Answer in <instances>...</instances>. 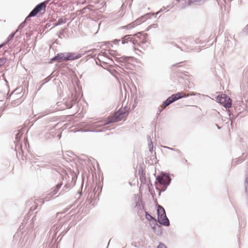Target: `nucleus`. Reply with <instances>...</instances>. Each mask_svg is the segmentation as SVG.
Returning a JSON list of instances; mask_svg holds the SVG:
<instances>
[{
    "mask_svg": "<svg viewBox=\"0 0 248 248\" xmlns=\"http://www.w3.org/2000/svg\"><path fill=\"white\" fill-rule=\"evenodd\" d=\"M128 115V112L127 110L120 109L114 113L113 117L108 118V120L105 122L102 121L96 122L93 124V126L97 128L111 123L118 122L120 121L123 118L126 117Z\"/></svg>",
    "mask_w": 248,
    "mask_h": 248,
    "instance_id": "f257e3e1",
    "label": "nucleus"
},
{
    "mask_svg": "<svg viewBox=\"0 0 248 248\" xmlns=\"http://www.w3.org/2000/svg\"><path fill=\"white\" fill-rule=\"evenodd\" d=\"M66 223H62V222H59L54 225L51 228L48 233V239H50L51 244L55 243L57 239L60 237L61 235L67 229Z\"/></svg>",
    "mask_w": 248,
    "mask_h": 248,
    "instance_id": "f03ea898",
    "label": "nucleus"
},
{
    "mask_svg": "<svg viewBox=\"0 0 248 248\" xmlns=\"http://www.w3.org/2000/svg\"><path fill=\"white\" fill-rule=\"evenodd\" d=\"M132 35L137 41V43H135V45L134 46V51L138 55H140V53L143 54L144 52L141 50L140 49L139 47L145 50V48L147 47V46H144L147 42V34L145 33L142 34L140 32Z\"/></svg>",
    "mask_w": 248,
    "mask_h": 248,
    "instance_id": "7ed1b4c3",
    "label": "nucleus"
},
{
    "mask_svg": "<svg viewBox=\"0 0 248 248\" xmlns=\"http://www.w3.org/2000/svg\"><path fill=\"white\" fill-rule=\"evenodd\" d=\"M157 221L162 225L168 227L170 225L164 208L160 205H158L157 209Z\"/></svg>",
    "mask_w": 248,
    "mask_h": 248,
    "instance_id": "20e7f679",
    "label": "nucleus"
},
{
    "mask_svg": "<svg viewBox=\"0 0 248 248\" xmlns=\"http://www.w3.org/2000/svg\"><path fill=\"white\" fill-rule=\"evenodd\" d=\"M171 180L169 174L162 172L156 177L155 184L157 183L160 186H162L163 187L162 191H164L166 189L167 186L170 185Z\"/></svg>",
    "mask_w": 248,
    "mask_h": 248,
    "instance_id": "39448f33",
    "label": "nucleus"
},
{
    "mask_svg": "<svg viewBox=\"0 0 248 248\" xmlns=\"http://www.w3.org/2000/svg\"><path fill=\"white\" fill-rule=\"evenodd\" d=\"M40 165L43 168H48L52 169L56 176L61 175L60 173L57 170V169L55 168V167H56V162L54 160L42 161Z\"/></svg>",
    "mask_w": 248,
    "mask_h": 248,
    "instance_id": "423d86ee",
    "label": "nucleus"
},
{
    "mask_svg": "<svg viewBox=\"0 0 248 248\" xmlns=\"http://www.w3.org/2000/svg\"><path fill=\"white\" fill-rule=\"evenodd\" d=\"M50 0H47L44 2L38 4L31 12V16H35L37 14L42 11H45L46 4Z\"/></svg>",
    "mask_w": 248,
    "mask_h": 248,
    "instance_id": "0eeeda50",
    "label": "nucleus"
},
{
    "mask_svg": "<svg viewBox=\"0 0 248 248\" xmlns=\"http://www.w3.org/2000/svg\"><path fill=\"white\" fill-rule=\"evenodd\" d=\"M63 61H73L81 58L83 54L79 53L77 54L72 52H65L63 53Z\"/></svg>",
    "mask_w": 248,
    "mask_h": 248,
    "instance_id": "6e6552de",
    "label": "nucleus"
},
{
    "mask_svg": "<svg viewBox=\"0 0 248 248\" xmlns=\"http://www.w3.org/2000/svg\"><path fill=\"white\" fill-rule=\"evenodd\" d=\"M137 41L135 39V38L132 35H126L122 38V43L124 45L125 44H131L134 48V46L135 45V43H137Z\"/></svg>",
    "mask_w": 248,
    "mask_h": 248,
    "instance_id": "1a4fd4ad",
    "label": "nucleus"
},
{
    "mask_svg": "<svg viewBox=\"0 0 248 248\" xmlns=\"http://www.w3.org/2000/svg\"><path fill=\"white\" fill-rule=\"evenodd\" d=\"M116 61L121 66H126L127 62L130 60H132L133 58L132 57L123 56L120 58L114 57Z\"/></svg>",
    "mask_w": 248,
    "mask_h": 248,
    "instance_id": "9d476101",
    "label": "nucleus"
},
{
    "mask_svg": "<svg viewBox=\"0 0 248 248\" xmlns=\"http://www.w3.org/2000/svg\"><path fill=\"white\" fill-rule=\"evenodd\" d=\"M76 102L77 98L75 97L68 98L64 103L65 107H63V109L71 108Z\"/></svg>",
    "mask_w": 248,
    "mask_h": 248,
    "instance_id": "9b49d317",
    "label": "nucleus"
},
{
    "mask_svg": "<svg viewBox=\"0 0 248 248\" xmlns=\"http://www.w3.org/2000/svg\"><path fill=\"white\" fill-rule=\"evenodd\" d=\"M173 102H175L180 99L184 97H187L189 96L188 94H186L183 92H178L176 93L172 94L171 96Z\"/></svg>",
    "mask_w": 248,
    "mask_h": 248,
    "instance_id": "f8f14e48",
    "label": "nucleus"
},
{
    "mask_svg": "<svg viewBox=\"0 0 248 248\" xmlns=\"http://www.w3.org/2000/svg\"><path fill=\"white\" fill-rule=\"evenodd\" d=\"M152 16L151 13H148L141 16L140 18L137 19L135 21L136 22L137 25L145 21L147 19L151 18Z\"/></svg>",
    "mask_w": 248,
    "mask_h": 248,
    "instance_id": "ddd939ff",
    "label": "nucleus"
},
{
    "mask_svg": "<svg viewBox=\"0 0 248 248\" xmlns=\"http://www.w3.org/2000/svg\"><path fill=\"white\" fill-rule=\"evenodd\" d=\"M151 228L157 235H159L161 234V226L157 224L156 221L155 222H154V224L151 226Z\"/></svg>",
    "mask_w": 248,
    "mask_h": 248,
    "instance_id": "4468645a",
    "label": "nucleus"
},
{
    "mask_svg": "<svg viewBox=\"0 0 248 248\" xmlns=\"http://www.w3.org/2000/svg\"><path fill=\"white\" fill-rule=\"evenodd\" d=\"M208 41L204 39L202 36H201L200 38H197L195 40L196 44L200 45L201 47H204L206 46L205 44L208 42Z\"/></svg>",
    "mask_w": 248,
    "mask_h": 248,
    "instance_id": "2eb2a0df",
    "label": "nucleus"
},
{
    "mask_svg": "<svg viewBox=\"0 0 248 248\" xmlns=\"http://www.w3.org/2000/svg\"><path fill=\"white\" fill-rule=\"evenodd\" d=\"M224 102L222 103V106L226 108H231L232 106V100L231 98L226 95L224 99Z\"/></svg>",
    "mask_w": 248,
    "mask_h": 248,
    "instance_id": "dca6fc26",
    "label": "nucleus"
},
{
    "mask_svg": "<svg viewBox=\"0 0 248 248\" xmlns=\"http://www.w3.org/2000/svg\"><path fill=\"white\" fill-rule=\"evenodd\" d=\"M62 182H60L57 184L56 186L52 188L51 191L50 192V194H51V195H52L55 196L58 192L60 188L62 187Z\"/></svg>",
    "mask_w": 248,
    "mask_h": 248,
    "instance_id": "f3484780",
    "label": "nucleus"
},
{
    "mask_svg": "<svg viewBox=\"0 0 248 248\" xmlns=\"http://www.w3.org/2000/svg\"><path fill=\"white\" fill-rule=\"evenodd\" d=\"M171 98H172L170 96L165 101H164L163 102L162 105V107L163 108L162 109L166 108L167 107L169 106L170 104H171V103L174 102L172 99H171Z\"/></svg>",
    "mask_w": 248,
    "mask_h": 248,
    "instance_id": "a211bd4d",
    "label": "nucleus"
},
{
    "mask_svg": "<svg viewBox=\"0 0 248 248\" xmlns=\"http://www.w3.org/2000/svg\"><path fill=\"white\" fill-rule=\"evenodd\" d=\"M63 53H58L54 57L51 58L50 61L51 62L61 60L63 61Z\"/></svg>",
    "mask_w": 248,
    "mask_h": 248,
    "instance_id": "6ab92c4d",
    "label": "nucleus"
},
{
    "mask_svg": "<svg viewBox=\"0 0 248 248\" xmlns=\"http://www.w3.org/2000/svg\"><path fill=\"white\" fill-rule=\"evenodd\" d=\"M147 140L148 141V147L149 149V151L152 153L153 150V143L151 138L150 136H147Z\"/></svg>",
    "mask_w": 248,
    "mask_h": 248,
    "instance_id": "aec40b11",
    "label": "nucleus"
},
{
    "mask_svg": "<svg viewBox=\"0 0 248 248\" xmlns=\"http://www.w3.org/2000/svg\"><path fill=\"white\" fill-rule=\"evenodd\" d=\"M225 95L226 94H225L217 95L216 97L217 101L220 104L222 105Z\"/></svg>",
    "mask_w": 248,
    "mask_h": 248,
    "instance_id": "412c9836",
    "label": "nucleus"
},
{
    "mask_svg": "<svg viewBox=\"0 0 248 248\" xmlns=\"http://www.w3.org/2000/svg\"><path fill=\"white\" fill-rule=\"evenodd\" d=\"M137 26V25L136 24V22H135L134 21V22L128 24L126 26H123V28L126 29H131L134 28L135 27H136Z\"/></svg>",
    "mask_w": 248,
    "mask_h": 248,
    "instance_id": "4be33fe9",
    "label": "nucleus"
},
{
    "mask_svg": "<svg viewBox=\"0 0 248 248\" xmlns=\"http://www.w3.org/2000/svg\"><path fill=\"white\" fill-rule=\"evenodd\" d=\"M70 188V186L69 184H66L63 188L62 189V190L60 192V194L62 195L67 190H68Z\"/></svg>",
    "mask_w": 248,
    "mask_h": 248,
    "instance_id": "5701e85b",
    "label": "nucleus"
},
{
    "mask_svg": "<svg viewBox=\"0 0 248 248\" xmlns=\"http://www.w3.org/2000/svg\"><path fill=\"white\" fill-rule=\"evenodd\" d=\"M145 216L147 220L151 221L153 220L154 222H156V220L151 215H150L147 212H145Z\"/></svg>",
    "mask_w": 248,
    "mask_h": 248,
    "instance_id": "b1692460",
    "label": "nucleus"
},
{
    "mask_svg": "<svg viewBox=\"0 0 248 248\" xmlns=\"http://www.w3.org/2000/svg\"><path fill=\"white\" fill-rule=\"evenodd\" d=\"M162 147L164 148L169 149V150H171L172 151H175V152H177L179 154L181 155V152L180 151V150H179L178 149L170 148V147H168V146H163Z\"/></svg>",
    "mask_w": 248,
    "mask_h": 248,
    "instance_id": "393cba45",
    "label": "nucleus"
},
{
    "mask_svg": "<svg viewBox=\"0 0 248 248\" xmlns=\"http://www.w3.org/2000/svg\"><path fill=\"white\" fill-rule=\"evenodd\" d=\"M65 22L66 21L65 20H63L62 18H59L58 21H57V22L55 23L54 24L53 27L58 26L60 25H61L62 24L65 23Z\"/></svg>",
    "mask_w": 248,
    "mask_h": 248,
    "instance_id": "a878e982",
    "label": "nucleus"
},
{
    "mask_svg": "<svg viewBox=\"0 0 248 248\" xmlns=\"http://www.w3.org/2000/svg\"><path fill=\"white\" fill-rule=\"evenodd\" d=\"M17 32V30H16V31H15V32H12V33H11V34H10V35L8 37V38H7V42H9V41H11V40L13 39V38H14V36H15V35L16 33V32Z\"/></svg>",
    "mask_w": 248,
    "mask_h": 248,
    "instance_id": "bb28decb",
    "label": "nucleus"
},
{
    "mask_svg": "<svg viewBox=\"0 0 248 248\" xmlns=\"http://www.w3.org/2000/svg\"><path fill=\"white\" fill-rule=\"evenodd\" d=\"M217 2L218 5L222 7V5H224L225 6V4L227 3V0H216Z\"/></svg>",
    "mask_w": 248,
    "mask_h": 248,
    "instance_id": "cd10ccee",
    "label": "nucleus"
},
{
    "mask_svg": "<svg viewBox=\"0 0 248 248\" xmlns=\"http://www.w3.org/2000/svg\"><path fill=\"white\" fill-rule=\"evenodd\" d=\"M225 47H227V48H232V42L228 40L226 41L225 43Z\"/></svg>",
    "mask_w": 248,
    "mask_h": 248,
    "instance_id": "c85d7f7f",
    "label": "nucleus"
},
{
    "mask_svg": "<svg viewBox=\"0 0 248 248\" xmlns=\"http://www.w3.org/2000/svg\"><path fill=\"white\" fill-rule=\"evenodd\" d=\"M243 161V160L239 158H236L235 159H233L232 160V165H235L236 163H238L239 162H241Z\"/></svg>",
    "mask_w": 248,
    "mask_h": 248,
    "instance_id": "c756f323",
    "label": "nucleus"
},
{
    "mask_svg": "<svg viewBox=\"0 0 248 248\" xmlns=\"http://www.w3.org/2000/svg\"><path fill=\"white\" fill-rule=\"evenodd\" d=\"M7 61V59L5 57H2L0 58V67H1Z\"/></svg>",
    "mask_w": 248,
    "mask_h": 248,
    "instance_id": "7c9ffc66",
    "label": "nucleus"
},
{
    "mask_svg": "<svg viewBox=\"0 0 248 248\" xmlns=\"http://www.w3.org/2000/svg\"><path fill=\"white\" fill-rule=\"evenodd\" d=\"M98 59L100 62H103L105 64H107L108 63L107 62H104L103 60L104 59V56L103 55H101L99 54L98 55Z\"/></svg>",
    "mask_w": 248,
    "mask_h": 248,
    "instance_id": "2f4dec72",
    "label": "nucleus"
},
{
    "mask_svg": "<svg viewBox=\"0 0 248 248\" xmlns=\"http://www.w3.org/2000/svg\"><path fill=\"white\" fill-rule=\"evenodd\" d=\"M51 79V77H50V76H48L47 77H46V78H45L44 80H43V82L42 83V85H41V86L40 87V88H41V87L46 83L48 82Z\"/></svg>",
    "mask_w": 248,
    "mask_h": 248,
    "instance_id": "473e14b6",
    "label": "nucleus"
},
{
    "mask_svg": "<svg viewBox=\"0 0 248 248\" xmlns=\"http://www.w3.org/2000/svg\"><path fill=\"white\" fill-rule=\"evenodd\" d=\"M105 45L107 46V47L110 48V47H112V42H104Z\"/></svg>",
    "mask_w": 248,
    "mask_h": 248,
    "instance_id": "72a5a7b5",
    "label": "nucleus"
},
{
    "mask_svg": "<svg viewBox=\"0 0 248 248\" xmlns=\"http://www.w3.org/2000/svg\"><path fill=\"white\" fill-rule=\"evenodd\" d=\"M237 116V115H234L232 114V113H231L230 111H229V117L231 120L232 119H235V118Z\"/></svg>",
    "mask_w": 248,
    "mask_h": 248,
    "instance_id": "f704fd0d",
    "label": "nucleus"
},
{
    "mask_svg": "<svg viewBox=\"0 0 248 248\" xmlns=\"http://www.w3.org/2000/svg\"><path fill=\"white\" fill-rule=\"evenodd\" d=\"M32 17H34V16H31V12H30V14H29V15L26 17V18L24 20V22L26 23L27 21L30 20V18Z\"/></svg>",
    "mask_w": 248,
    "mask_h": 248,
    "instance_id": "c9c22d12",
    "label": "nucleus"
},
{
    "mask_svg": "<svg viewBox=\"0 0 248 248\" xmlns=\"http://www.w3.org/2000/svg\"><path fill=\"white\" fill-rule=\"evenodd\" d=\"M26 24V22H24V21L22 22L18 26L17 29L16 30H17V31L20 30V29H21L22 28H24V27L25 26V25Z\"/></svg>",
    "mask_w": 248,
    "mask_h": 248,
    "instance_id": "e433bc0d",
    "label": "nucleus"
},
{
    "mask_svg": "<svg viewBox=\"0 0 248 248\" xmlns=\"http://www.w3.org/2000/svg\"><path fill=\"white\" fill-rule=\"evenodd\" d=\"M53 196H54V195H51V194H50V192L47 194V196H46V201H49V199L51 198H52Z\"/></svg>",
    "mask_w": 248,
    "mask_h": 248,
    "instance_id": "4c0bfd02",
    "label": "nucleus"
},
{
    "mask_svg": "<svg viewBox=\"0 0 248 248\" xmlns=\"http://www.w3.org/2000/svg\"><path fill=\"white\" fill-rule=\"evenodd\" d=\"M73 206V205H71L70 207L69 208H66L64 210V211L62 212H58L57 213V216H58L59 214H62L66 212H67L70 208H71Z\"/></svg>",
    "mask_w": 248,
    "mask_h": 248,
    "instance_id": "58836bf2",
    "label": "nucleus"
},
{
    "mask_svg": "<svg viewBox=\"0 0 248 248\" xmlns=\"http://www.w3.org/2000/svg\"><path fill=\"white\" fill-rule=\"evenodd\" d=\"M140 180L141 181V182L143 184H144L145 182V177H144L142 174L140 175Z\"/></svg>",
    "mask_w": 248,
    "mask_h": 248,
    "instance_id": "ea45409f",
    "label": "nucleus"
},
{
    "mask_svg": "<svg viewBox=\"0 0 248 248\" xmlns=\"http://www.w3.org/2000/svg\"><path fill=\"white\" fill-rule=\"evenodd\" d=\"M139 207H141V208H144L143 206L142 205H141L139 201H136L135 207L138 208Z\"/></svg>",
    "mask_w": 248,
    "mask_h": 248,
    "instance_id": "a19ab883",
    "label": "nucleus"
},
{
    "mask_svg": "<svg viewBox=\"0 0 248 248\" xmlns=\"http://www.w3.org/2000/svg\"><path fill=\"white\" fill-rule=\"evenodd\" d=\"M157 248H167V247L163 243H160L157 246Z\"/></svg>",
    "mask_w": 248,
    "mask_h": 248,
    "instance_id": "79ce46f5",
    "label": "nucleus"
},
{
    "mask_svg": "<svg viewBox=\"0 0 248 248\" xmlns=\"http://www.w3.org/2000/svg\"><path fill=\"white\" fill-rule=\"evenodd\" d=\"M163 10L162 9H161L159 11H158L155 13H151L152 16H154L155 17L156 15H158L160 12H161L162 11H163Z\"/></svg>",
    "mask_w": 248,
    "mask_h": 248,
    "instance_id": "37998d69",
    "label": "nucleus"
},
{
    "mask_svg": "<svg viewBox=\"0 0 248 248\" xmlns=\"http://www.w3.org/2000/svg\"><path fill=\"white\" fill-rule=\"evenodd\" d=\"M121 40L120 39H115L113 41H112V43L115 44V45H116V44H118L119 43V42H120Z\"/></svg>",
    "mask_w": 248,
    "mask_h": 248,
    "instance_id": "c03bdc74",
    "label": "nucleus"
},
{
    "mask_svg": "<svg viewBox=\"0 0 248 248\" xmlns=\"http://www.w3.org/2000/svg\"><path fill=\"white\" fill-rule=\"evenodd\" d=\"M109 51V54L112 56H114L115 54V51L112 50H108Z\"/></svg>",
    "mask_w": 248,
    "mask_h": 248,
    "instance_id": "a18cd8bd",
    "label": "nucleus"
},
{
    "mask_svg": "<svg viewBox=\"0 0 248 248\" xmlns=\"http://www.w3.org/2000/svg\"><path fill=\"white\" fill-rule=\"evenodd\" d=\"M244 31L247 34H248V24L245 27V28H244Z\"/></svg>",
    "mask_w": 248,
    "mask_h": 248,
    "instance_id": "49530a36",
    "label": "nucleus"
},
{
    "mask_svg": "<svg viewBox=\"0 0 248 248\" xmlns=\"http://www.w3.org/2000/svg\"><path fill=\"white\" fill-rule=\"evenodd\" d=\"M245 191L247 196L248 197V186H245Z\"/></svg>",
    "mask_w": 248,
    "mask_h": 248,
    "instance_id": "de8ad7c7",
    "label": "nucleus"
},
{
    "mask_svg": "<svg viewBox=\"0 0 248 248\" xmlns=\"http://www.w3.org/2000/svg\"><path fill=\"white\" fill-rule=\"evenodd\" d=\"M245 186H248V176L245 179Z\"/></svg>",
    "mask_w": 248,
    "mask_h": 248,
    "instance_id": "09e8293b",
    "label": "nucleus"
},
{
    "mask_svg": "<svg viewBox=\"0 0 248 248\" xmlns=\"http://www.w3.org/2000/svg\"><path fill=\"white\" fill-rule=\"evenodd\" d=\"M36 219V217L35 216L33 217H32V220H32V223L31 224H32V223L34 224V223Z\"/></svg>",
    "mask_w": 248,
    "mask_h": 248,
    "instance_id": "8fccbe9b",
    "label": "nucleus"
},
{
    "mask_svg": "<svg viewBox=\"0 0 248 248\" xmlns=\"http://www.w3.org/2000/svg\"><path fill=\"white\" fill-rule=\"evenodd\" d=\"M87 132H100L101 131V130H97V131H95V130H87L86 131Z\"/></svg>",
    "mask_w": 248,
    "mask_h": 248,
    "instance_id": "3c124183",
    "label": "nucleus"
},
{
    "mask_svg": "<svg viewBox=\"0 0 248 248\" xmlns=\"http://www.w3.org/2000/svg\"><path fill=\"white\" fill-rule=\"evenodd\" d=\"M3 109L2 108H0V117L1 116L2 112H3Z\"/></svg>",
    "mask_w": 248,
    "mask_h": 248,
    "instance_id": "603ef678",
    "label": "nucleus"
},
{
    "mask_svg": "<svg viewBox=\"0 0 248 248\" xmlns=\"http://www.w3.org/2000/svg\"><path fill=\"white\" fill-rule=\"evenodd\" d=\"M179 63H176V64H173V65H172V67H175V66H179Z\"/></svg>",
    "mask_w": 248,
    "mask_h": 248,
    "instance_id": "864d4df0",
    "label": "nucleus"
},
{
    "mask_svg": "<svg viewBox=\"0 0 248 248\" xmlns=\"http://www.w3.org/2000/svg\"><path fill=\"white\" fill-rule=\"evenodd\" d=\"M5 45V43L0 44V48H1L3 46H4Z\"/></svg>",
    "mask_w": 248,
    "mask_h": 248,
    "instance_id": "5fc2aeb1",
    "label": "nucleus"
},
{
    "mask_svg": "<svg viewBox=\"0 0 248 248\" xmlns=\"http://www.w3.org/2000/svg\"><path fill=\"white\" fill-rule=\"evenodd\" d=\"M126 96V90H124V99H125Z\"/></svg>",
    "mask_w": 248,
    "mask_h": 248,
    "instance_id": "6e6d98bb",
    "label": "nucleus"
},
{
    "mask_svg": "<svg viewBox=\"0 0 248 248\" xmlns=\"http://www.w3.org/2000/svg\"><path fill=\"white\" fill-rule=\"evenodd\" d=\"M35 209V207H34L33 209V206L31 207V208H30V210H34Z\"/></svg>",
    "mask_w": 248,
    "mask_h": 248,
    "instance_id": "4d7b16f0",
    "label": "nucleus"
},
{
    "mask_svg": "<svg viewBox=\"0 0 248 248\" xmlns=\"http://www.w3.org/2000/svg\"><path fill=\"white\" fill-rule=\"evenodd\" d=\"M121 98L122 99L123 98V93L122 91H121Z\"/></svg>",
    "mask_w": 248,
    "mask_h": 248,
    "instance_id": "13d9d810",
    "label": "nucleus"
},
{
    "mask_svg": "<svg viewBox=\"0 0 248 248\" xmlns=\"http://www.w3.org/2000/svg\"><path fill=\"white\" fill-rule=\"evenodd\" d=\"M138 208L140 210H142L143 209V208H141V207H139Z\"/></svg>",
    "mask_w": 248,
    "mask_h": 248,
    "instance_id": "bf43d9fd",
    "label": "nucleus"
},
{
    "mask_svg": "<svg viewBox=\"0 0 248 248\" xmlns=\"http://www.w3.org/2000/svg\"><path fill=\"white\" fill-rule=\"evenodd\" d=\"M175 46L177 47V48H180V47L177 45V44H175Z\"/></svg>",
    "mask_w": 248,
    "mask_h": 248,
    "instance_id": "052dcab7",
    "label": "nucleus"
},
{
    "mask_svg": "<svg viewBox=\"0 0 248 248\" xmlns=\"http://www.w3.org/2000/svg\"><path fill=\"white\" fill-rule=\"evenodd\" d=\"M196 95V94L194 93H193L192 94H191V95Z\"/></svg>",
    "mask_w": 248,
    "mask_h": 248,
    "instance_id": "680f3d73",
    "label": "nucleus"
},
{
    "mask_svg": "<svg viewBox=\"0 0 248 248\" xmlns=\"http://www.w3.org/2000/svg\"><path fill=\"white\" fill-rule=\"evenodd\" d=\"M217 126L218 129H220L221 128V127H219V126H218L217 125Z\"/></svg>",
    "mask_w": 248,
    "mask_h": 248,
    "instance_id": "e2e57ef3",
    "label": "nucleus"
},
{
    "mask_svg": "<svg viewBox=\"0 0 248 248\" xmlns=\"http://www.w3.org/2000/svg\"><path fill=\"white\" fill-rule=\"evenodd\" d=\"M162 110V109H159V113H160Z\"/></svg>",
    "mask_w": 248,
    "mask_h": 248,
    "instance_id": "0e129e2a",
    "label": "nucleus"
},
{
    "mask_svg": "<svg viewBox=\"0 0 248 248\" xmlns=\"http://www.w3.org/2000/svg\"><path fill=\"white\" fill-rule=\"evenodd\" d=\"M33 227V225L31 224V228H32Z\"/></svg>",
    "mask_w": 248,
    "mask_h": 248,
    "instance_id": "69168bd1",
    "label": "nucleus"
},
{
    "mask_svg": "<svg viewBox=\"0 0 248 248\" xmlns=\"http://www.w3.org/2000/svg\"><path fill=\"white\" fill-rule=\"evenodd\" d=\"M178 77H179V78H182V76H180V75H178Z\"/></svg>",
    "mask_w": 248,
    "mask_h": 248,
    "instance_id": "338daca9",
    "label": "nucleus"
},
{
    "mask_svg": "<svg viewBox=\"0 0 248 248\" xmlns=\"http://www.w3.org/2000/svg\"><path fill=\"white\" fill-rule=\"evenodd\" d=\"M178 77H179V78H182V76H180V75H178Z\"/></svg>",
    "mask_w": 248,
    "mask_h": 248,
    "instance_id": "774afa93",
    "label": "nucleus"
}]
</instances>
